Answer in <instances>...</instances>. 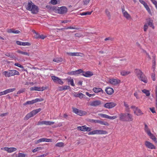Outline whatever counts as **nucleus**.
Instances as JSON below:
<instances>
[{
	"label": "nucleus",
	"mask_w": 157,
	"mask_h": 157,
	"mask_svg": "<svg viewBox=\"0 0 157 157\" xmlns=\"http://www.w3.org/2000/svg\"><path fill=\"white\" fill-rule=\"evenodd\" d=\"M150 138L153 140L156 144H157V140L155 136L151 132L148 134Z\"/></svg>",
	"instance_id": "412c9836"
},
{
	"label": "nucleus",
	"mask_w": 157,
	"mask_h": 157,
	"mask_svg": "<svg viewBox=\"0 0 157 157\" xmlns=\"http://www.w3.org/2000/svg\"><path fill=\"white\" fill-rule=\"evenodd\" d=\"M147 25H149L150 27H151L153 29L154 28V26L153 25L152 22L151 21H149L147 23Z\"/></svg>",
	"instance_id": "49530a36"
},
{
	"label": "nucleus",
	"mask_w": 157,
	"mask_h": 157,
	"mask_svg": "<svg viewBox=\"0 0 157 157\" xmlns=\"http://www.w3.org/2000/svg\"><path fill=\"white\" fill-rule=\"evenodd\" d=\"M17 52L19 53H20V54H21L27 56H29V53H28L27 52H23L22 51H20L19 50H18L17 51Z\"/></svg>",
	"instance_id": "72a5a7b5"
},
{
	"label": "nucleus",
	"mask_w": 157,
	"mask_h": 157,
	"mask_svg": "<svg viewBox=\"0 0 157 157\" xmlns=\"http://www.w3.org/2000/svg\"><path fill=\"white\" fill-rule=\"evenodd\" d=\"M105 12L106 15L108 17L109 19H110L111 18V14L108 10L107 9H106L105 10Z\"/></svg>",
	"instance_id": "a19ab883"
},
{
	"label": "nucleus",
	"mask_w": 157,
	"mask_h": 157,
	"mask_svg": "<svg viewBox=\"0 0 157 157\" xmlns=\"http://www.w3.org/2000/svg\"><path fill=\"white\" fill-rule=\"evenodd\" d=\"M120 61H123V62L121 63V64H124L126 63V59H120Z\"/></svg>",
	"instance_id": "bf43d9fd"
},
{
	"label": "nucleus",
	"mask_w": 157,
	"mask_h": 157,
	"mask_svg": "<svg viewBox=\"0 0 157 157\" xmlns=\"http://www.w3.org/2000/svg\"><path fill=\"white\" fill-rule=\"evenodd\" d=\"M64 146V143L63 142H59L56 144L55 145L56 147H63Z\"/></svg>",
	"instance_id": "2f4dec72"
},
{
	"label": "nucleus",
	"mask_w": 157,
	"mask_h": 157,
	"mask_svg": "<svg viewBox=\"0 0 157 157\" xmlns=\"http://www.w3.org/2000/svg\"><path fill=\"white\" fill-rule=\"evenodd\" d=\"M124 16L126 19H129L131 18V16L129 14H128L127 12H124V13L123 14Z\"/></svg>",
	"instance_id": "f704fd0d"
},
{
	"label": "nucleus",
	"mask_w": 157,
	"mask_h": 157,
	"mask_svg": "<svg viewBox=\"0 0 157 157\" xmlns=\"http://www.w3.org/2000/svg\"><path fill=\"white\" fill-rule=\"evenodd\" d=\"M26 8L27 10L31 11L32 13L33 14H36L38 12V7L34 4L31 1L28 2Z\"/></svg>",
	"instance_id": "f257e3e1"
},
{
	"label": "nucleus",
	"mask_w": 157,
	"mask_h": 157,
	"mask_svg": "<svg viewBox=\"0 0 157 157\" xmlns=\"http://www.w3.org/2000/svg\"><path fill=\"white\" fill-rule=\"evenodd\" d=\"M52 79V80L53 82L60 85H63V82L62 80L58 77H56L55 76H51Z\"/></svg>",
	"instance_id": "0eeeda50"
},
{
	"label": "nucleus",
	"mask_w": 157,
	"mask_h": 157,
	"mask_svg": "<svg viewBox=\"0 0 157 157\" xmlns=\"http://www.w3.org/2000/svg\"><path fill=\"white\" fill-rule=\"evenodd\" d=\"M130 73V71L126 70H122L121 72V75L122 76H125L128 75Z\"/></svg>",
	"instance_id": "393cba45"
},
{
	"label": "nucleus",
	"mask_w": 157,
	"mask_h": 157,
	"mask_svg": "<svg viewBox=\"0 0 157 157\" xmlns=\"http://www.w3.org/2000/svg\"><path fill=\"white\" fill-rule=\"evenodd\" d=\"M142 92L144 93L147 96H149L150 95V93L148 90L146 89H144L142 90Z\"/></svg>",
	"instance_id": "e433bc0d"
},
{
	"label": "nucleus",
	"mask_w": 157,
	"mask_h": 157,
	"mask_svg": "<svg viewBox=\"0 0 157 157\" xmlns=\"http://www.w3.org/2000/svg\"><path fill=\"white\" fill-rule=\"evenodd\" d=\"M57 0H51L50 3L52 5H55L57 4Z\"/></svg>",
	"instance_id": "4d7b16f0"
},
{
	"label": "nucleus",
	"mask_w": 157,
	"mask_h": 157,
	"mask_svg": "<svg viewBox=\"0 0 157 157\" xmlns=\"http://www.w3.org/2000/svg\"><path fill=\"white\" fill-rule=\"evenodd\" d=\"M98 115L102 118H108V115L106 114L103 113H99Z\"/></svg>",
	"instance_id": "37998d69"
},
{
	"label": "nucleus",
	"mask_w": 157,
	"mask_h": 157,
	"mask_svg": "<svg viewBox=\"0 0 157 157\" xmlns=\"http://www.w3.org/2000/svg\"><path fill=\"white\" fill-rule=\"evenodd\" d=\"M72 109L74 113L79 116L84 115L87 113L86 111L78 109L75 108H72Z\"/></svg>",
	"instance_id": "20e7f679"
},
{
	"label": "nucleus",
	"mask_w": 157,
	"mask_h": 157,
	"mask_svg": "<svg viewBox=\"0 0 157 157\" xmlns=\"http://www.w3.org/2000/svg\"><path fill=\"white\" fill-rule=\"evenodd\" d=\"M16 89L15 88H11V89H7L4 91V93L5 94H6L10 93V92H12L14 90H15Z\"/></svg>",
	"instance_id": "bb28decb"
},
{
	"label": "nucleus",
	"mask_w": 157,
	"mask_h": 157,
	"mask_svg": "<svg viewBox=\"0 0 157 157\" xmlns=\"http://www.w3.org/2000/svg\"><path fill=\"white\" fill-rule=\"evenodd\" d=\"M67 54L71 56H75V52H67Z\"/></svg>",
	"instance_id": "e2e57ef3"
},
{
	"label": "nucleus",
	"mask_w": 157,
	"mask_h": 157,
	"mask_svg": "<svg viewBox=\"0 0 157 157\" xmlns=\"http://www.w3.org/2000/svg\"><path fill=\"white\" fill-rule=\"evenodd\" d=\"M65 29H78L79 28H78L75 27L74 26H69Z\"/></svg>",
	"instance_id": "8fccbe9b"
},
{
	"label": "nucleus",
	"mask_w": 157,
	"mask_h": 157,
	"mask_svg": "<svg viewBox=\"0 0 157 157\" xmlns=\"http://www.w3.org/2000/svg\"><path fill=\"white\" fill-rule=\"evenodd\" d=\"M22 46H30L31 45V44L30 43L28 42H22Z\"/></svg>",
	"instance_id": "3c124183"
},
{
	"label": "nucleus",
	"mask_w": 157,
	"mask_h": 157,
	"mask_svg": "<svg viewBox=\"0 0 157 157\" xmlns=\"http://www.w3.org/2000/svg\"><path fill=\"white\" fill-rule=\"evenodd\" d=\"M119 119L121 121H126L127 113H121L119 115Z\"/></svg>",
	"instance_id": "2eb2a0df"
},
{
	"label": "nucleus",
	"mask_w": 157,
	"mask_h": 157,
	"mask_svg": "<svg viewBox=\"0 0 157 157\" xmlns=\"http://www.w3.org/2000/svg\"><path fill=\"white\" fill-rule=\"evenodd\" d=\"M47 87L43 86L42 87L34 86L30 88V90L31 91H43L45 89H47Z\"/></svg>",
	"instance_id": "1a4fd4ad"
},
{
	"label": "nucleus",
	"mask_w": 157,
	"mask_h": 157,
	"mask_svg": "<svg viewBox=\"0 0 157 157\" xmlns=\"http://www.w3.org/2000/svg\"><path fill=\"white\" fill-rule=\"evenodd\" d=\"M117 105V104L113 102L107 103L105 104L104 107L108 109L112 108Z\"/></svg>",
	"instance_id": "9b49d317"
},
{
	"label": "nucleus",
	"mask_w": 157,
	"mask_h": 157,
	"mask_svg": "<svg viewBox=\"0 0 157 157\" xmlns=\"http://www.w3.org/2000/svg\"><path fill=\"white\" fill-rule=\"evenodd\" d=\"M92 11H90V12H83L81 13L80 14L82 16L83 15H90L92 13Z\"/></svg>",
	"instance_id": "4c0bfd02"
},
{
	"label": "nucleus",
	"mask_w": 157,
	"mask_h": 157,
	"mask_svg": "<svg viewBox=\"0 0 157 157\" xmlns=\"http://www.w3.org/2000/svg\"><path fill=\"white\" fill-rule=\"evenodd\" d=\"M26 155L22 153H19L18 154V157H25Z\"/></svg>",
	"instance_id": "680f3d73"
},
{
	"label": "nucleus",
	"mask_w": 157,
	"mask_h": 157,
	"mask_svg": "<svg viewBox=\"0 0 157 157\" xmlns=\"http://www.w3.org/2000/svg\"><path fill=\"white\" fill-rule=\"evenodd\" d=\"M63 125L62 123V122H59L58 124L56 126H54L53 127V128H56L58 127H60L62 126Z\"/></svg>",
	"instance_id": "13d9d810"
},
{
	"label": "nucleus",
	"mask_w": 157,
	"mask_h": 157,
	"mask_svg": "<svg viewBox=\"0 0 157 157\" xmlns=\"http://www.w3.org/2000/svg\"><path fill=\"white\" fill-rule=\"evenodd\" d=\"M82 75L86 77H89L93 75V73L90 71H87L86 72L82 71Z\"/></svg>",
	"instance_id": "dca6fc26"
},
{
	"label": "nucleus",
	"mask_w": 157,
	"mask_h": 157,
	"mask_svg": "<svg viewBox=\"0 0 157 157\" xmlns=\"http://www.w3.org/2000/svg\"><path fill=\"white\" fill-rule=\"evenodd\" d=\"M1 149L6 151L8 153H11L16 151L17 149L16 148L14 147H4L2 148Z\"/></svg>",
	"instance_id": "423d86ee"
},
{
	"label": "nucleus",
	"mask_w": 157,
	"mask_h": 157,
	"mask_svg": "<svg viewBox=\"0 0 157 157\" xmlns=\"http://www.w3.org/2000/svg\"><path fill=\"white\" fill-rule=\"evenodd\" d=\"M68 82L72 86H74L75 85L74 83V80L73 79H70L68 80Z\"/></svg>",
	"instance_id": "a18cd8bd"
},
{
	"label": "nucleus",
	"mask_w": 157,
	"mask_h": 157,
	"mask_svg": "<svg viewBox=\"0 0 157 157\" xmlns=\"http://www.w3.org/2000/svg\"><path fill=\"white\" fill-rule=\"evenodd\" d=\"M144 130L147 135L151 132L150 130L146 124H145Z\"/></svg>",
	"instance_id": "c756f323"
},
{
	"label": "nucleus",
	"mask_w": 157,
	"mask_h": 157,
	"mask_svg": "<svg viewBox=\"0 0 157 157\" xmlns=\"http://www.w3.org/2000/svg\"><path fill=\"white\" fill-rule=\"evenodd\" d=\"M67 11V9L66 7L62 6L58 10V12L59 13L63 14L66 13Z\"/></svg>",
	"instance_id": "ddd939ff"
},
{
	"label": "nucleus",
	"mask_w": 157,
	"mask_h": 157,
	"mask_svg": "<svg viewBox=\"0 0 157 157\" xmlns=\"http://www.w3.org/2000/svg\"><path fill=\"white\" fill-rule=\"evenodd\" d=\"M144 144L147 148L148 149H156L155 146L152 143H151L148 141H145L144 142Z\"/></svg>",
	"instance_id": "6e6552de"
},
{
	"label": "nucleus",
	"mask_w": 157,
	"mask_h": 157,
	"mask_svg": "<svg viewBox=\"0 0 157 157\" xmlns=\"http://www.w3.org/2000/svg\"><path fill=\"white\" fill-rule=\"evenodd\" d=\"M145 8L149 13H151V10L148 5L145 6Z\"/></svg>",
	"instance_id": "0e129e2a"
},
{
	"label": "nucleus",
	"mask_w": 157,
	"mask_h": 157,
	"mask_svg": "<svg viewBox=\"0 0 157 157\" xmlns=\"http://www.w3.org/2000/svg\"><path fill=\"white\" fill-rule=\"evenodd\" d=\"M96 134H106L108 133L105 130H96Z\"/></svg>",
	"instance_id": "aec40b11"
},
{
	"label": "nucleus",
	"mask_w": 157,
	"mask_h": 157,
	"mask_svg": "<svg viewBox=\"0 0 157 157\" xmlns=\"http://www.w3.org/2000/svg\"><path fill=\"white\" fill-rule=\"evenodd\" d=\"M34 115L33 113H32V112H31L27 114L26 116L24 118V120H27L29 118L33 117Z\"/></svg>",
	"instance_id": "4be33fe9"
},
{
	"label": "nucleus",
	"mask_w": 157,
	"mask_h": 157,
	"mask_svg": "<svg viewBox=\"0 0 157 157\" xmlns=\"http://www.w3.org/2000/svg\"><path fill=\"white\" fill-rule=\"evenodd\" d=\"M34 101L35 103H36L37 102L41 101H44V99L43 98H36L35 99H34Z\"/></svg>",
	"instance_id": "de8ad7c7"
},
{
	"label": "nucleus",
	"mask_w": 157,
	"mask_h": 157,
	"mask_svg": "<svg viewBox=\"0 0 157 157\" xmlns=\"http://www.w3.org/2000/svg\"><path fill=\"white\" fill-rule=\"evenodd\" d=\"M134 113L137 116H140L143 114L141 111L138 108L134 110Z\"/></svg>",
	"instance_id": "b1692460"
},
{
	"label": "nucleus",
	"mask_w": 157,
	"mask_h": 157,
	"mask_svg": "<svg viewBox=\"0 0 157 157\" xmlns=\"http://www.w3.org/2000/svg\"><path fill=\"white\" fill-rule=\"evenodd\" d=\"M117 116H110L108 115V118L111 120H113L117 118Z\"/></svg>",
	"instance_id": "603ef678"
},
{
	"label": "nucleus",
	"mask_w": 157,
	"mask_h": 157,
	"mask_svg": "<svg viewBox=\"0 0 157 157\" xmlns=\"http://www.w3.org/2000/svg\"><path fill=\"white\" fill-rule=\"evenodd\" d=\"M11 71L12 72V74H13V75H19V72L16 70L13 69L11 70Z\"/></svg>",
	"instance_id": "c03bdc74"
},
{
	"label": "nucleus",
	"mask_w": 157,
	"mask_h": 157,
	"mask_svg": "<svg viewBox=\"0 0 157 157\" xmlns=\"http://www.w3.org/2000/svg\"><path fill=\"white\" fill-rule=\"evenodd\" d=\"M90 0H83V2L84 5H87L90 2Z\"/></svg>",
	"instance_id": "6e6d98bb"
},
{
	"label": "nucleus",
	"mask_w": 157,
	"mask_h": 157,
	"mask_svg": "<svg viewBox=\"0 0 157 157\" xmlns=\"http://www.w3.org/2000/svg\"><path fill=\"white\" fill-rule=\"evenodd\" d=\"M5 55L13 59L15 58V56L13 53L7 52L5 54Z\"/></svg>",
	"instance_id": "cd10ccee"
},
{
	"label": "nucleus",
	"mask_w": 157,
	"mask_h": 157,
	"mask_svg": "<svg viewBox=\"0 0 157 157\" xmlns=\"http://www.w3.org/2000/svg\"><path fill=\"white\" fill-rule=\"evenodd\" d=\"M62 59L61 57H57L53 59V61L57 63H60L62 61Z\"/></svg>",
	"instance_id": "7c9ffc66"
},
{
	"label": "nucleus",
	"mask_w": 157,
	"mask_h": 157,
	"mask_svg": "<svg viewBox=\"0 0 157 157\" xmlns=\"http://www.w3.org/2000/svg\"><path fill=\"white\" fill-rule=\"evenodd\" d=\"M105 91L107 94L109 95H111L114 92L113 89L109 87H107L105 90Z\"/></svg>",
	"instance_id": "f3484780"
},
{
	"label": "nucleus",
	"mask_w": 157,
	"mask_h": 157,
	"mask_svg": "<svg viewBox=\"0 0 157 157\" xmlns=\"http://www.w3.org/2000/svg\"><path fill=\"white\" fill-rule=\"evenodd\" d=\"M102 104L101 101L99 100H96L90 102V105L91 106L97 107L101 105Z\"/></svg>",
	"instance_id": "39448f33"
},
{
	"label": "nucleus",
	"mask_w": 157,
	"mask_h": 157,
	"mask_svg": "<svg viewBox=\"0 0 157 157\" xmlns=\"http://www.w3.org/2000/svg\"><path fill=\"white\" fill-rule=\"evenodd\" d=\"M25 91V90L24 89H22L21 90H19L18 92H17V94H20L21 93H22L23 92H24Z\"/></svg>",
	"instance_id": "774afa93"
},
{
	"label": "nucleus",
	"mask_w": 157,
	"mask_h": 157,
	"mask_svg": "<svg viewBox=\"0 0 157 157\" xmlns=\"http://www.w3.org/2000/svg\"><path fill=\"white\" fill-rule=\"evenodd\" d=\"M136 70V73L139 79L144 83H147L148 80L146 76L140 69Z\"/></svg>",
	"instance_id": "7ed1b4c3"
},
{
	"label": "nucleus",
	"mask_w": 157,
	"mask_h": 157,
	"mask_svg": "<svg viewBox=\"0 0 157 157\" xmlns=\"http://www.w3.org/2000/svg\"><path fill=\"white\" fill-rule=\"evenodd\" d=\"M133 116L132 114L129 113H127L126 121H131L133 120Z\"/></svg>",
	"instance_id": "a211bd4d"
},
{
	"label": "nucleus",
	"mask_w": 157,
	"mask_h": 157,
	"mask_svg": "<svg viewBox=\"0 0 157 157\" xmlns=\"http://www.w3.org/2000/svg\"><path fill=\"white\" fill-rule=\"evenodd\" d=\"M41 110V108H39L38 109H36L32 111V113H33L34 115H35L37 113H39V112H40Z\"/></svg>",
	"instance_id": "473e14b6"
},
{
	"label": "nucleus",
	"mask_w": 157,
	"mask_h": 157,
	"mask_svg": "<svg viewBox=\"0 0 157 157\" xmlns=\"http://www.w3.org/2000/svg\"><path fill=\"white\" fill-rule=\"evenodd\" d=\"M2 74L6 77H10L13 76V75L12 74V72L11 70L9 71L8 72L5 71L3 72Z\"/></svg>",
	"instance_id": "6ab92c4d"
},
{
	"label": "nucleus",
	"mask_w": 157,
	"mask_h": 157,
	"mask_svg": "<svg viewBox=\"0 0 157 157\" xmlns=\"http://www.w3.org/2000/svg\"><path fill=\"white\" fill-rule=\"evenodd\" d=\"M42 149V147H37L32 150V152L33 153H35L39 150H41Z\"/></svg>",
	"instance_id": "ea45409f"
},
{
	"label": "nucleus",
	"mask_w": 157,
	"mask_h": 157,
	"mask_svg": "<svg viewBox=\"0 0 157 157\" xmlns=\"http://www.w3.org/2000/svg\"><path fill=\"white\" fill-rule=\"evenodd\" d=\"M55 122L53 121H42L40 122H39L38 125H51L54 124Z\"/></svg>",
	"instance_id": "4468645a"
},
{
	"label": "nucleus",
	"mask_w": 157,
	"mask_h": 157,
	"mask_svg": "<svg viewBox=\"0 0 157 157\" xmlns=\"http://www.w3.org/2000/svg\"><path fill=\"white\" fill-rule=\"evenodd\" d=\"M155 72H154L153 73H152L151 74V78L152 80L153 81H155Z\"/></svg>",
	"instance_id": "5fc2aeb1"
},
{
	"label": "nucleus",
	"mask_w": 157,
	"mask_h": 157,
	"mask_svg": "<svg viewBox=\"0 0 157 157\" xmlns=\"http://www.w3.org/2000/svg\"><path fill=\"white\" fill-rule=\"evenodd\" d=\"M152 67L153 69H155V55H153L152 56Z\"/></svg>",
	"instance_id": "c85d7f7f"
},
{
	"label": "nucleus",
	"mask_w": 157,
	"mask_h": 157,
	"mask_svg": "<svg viewBox=\"0 0 157 157\" xmlns=\"http://www.w3.org/2000/svg\"><path fill=\"white\" fill-rule=\"evenodd\" d=\"M14 65L21 68H23V66L19 63H15Z\"/></svg>",
	"instance_id": "338daca9"
},
{
	"label": "nucleus",
	"mask_w": 157,
	"mask_h": 157,
	"mask_svg": "<svg viewBox=\"0 0 157 157\" xmlns=\"http://www.w3.org/2000/svg\"><path fill=\"white\" fill-rule=\"evenodd\" d=\"M35 103L34 100H33L30 101H28L23 104L24 105H31Z\"/></svg>",
	"instance_id": "c9c22d12"
},
{
	"label": "nucleus",
	"mask_w": 157,
	"mask_h": 157,
	"mask_svg": "<svg viewBox=\"0 0 157 157\" xmlns=\"http://www.w3.org/2000/svg\"><path fill=\"white\" fill-rule=\"evenodd\" d=\"M34 115L33 113H32V112H31L27 114L26 116L24 118V120H27L29 118L33 117Z\"/></svg>",
	"instance_id": "5701e85b"
},
{
	"label": "nucleus",
	"mask_w": 157,
	"mask_h": 157,
	"mask_svg": "<svg viewBox=\"0 0 157 157\" xmlns=\"http://www.w3.org/2000/svg\"><path fill=\"white\" fill-rule=\"evenodd\" d=\"M77 128L78 130L80 131L89 132L88 134L89 135L96 134V130L90 131L91 130V127H87L86 125L82 126H78Z\"/></svg>",
	"instance_id": "f03ea898"
},
{
	"label": "nucleus",
	"mask_w": 157,
	"mask_h": 157,
	"mask_svg": "<svg viewBox=\"0 0 157 157\" xmlns=\"http://www.w3.org/2000/svg\"><path fill=\"white\" fill-rule=\"evenodd\" d=\"M99 123L103 125L109 126V124L107 122L102 121L99 120Z\"/></svg>",
	"instance_id": "58836bf2"
},
{
	"label": "nucleus",
	"mask_w": 157,
	"mask_h": 157,
	"mask_svg": "<svg viewBox=\"0 0 157 157\" xmlns=\"http://www.w3.org/2000/svg\"><path fill=\"white\" fill-rule=\"evenodd\" d=\"M45 138H41L38 140L37 141V142L36 143H41L42 142H45Z\"/></svg>",
	"instance_id": "864d4df0"
},
{
	"label": "nucleus",
	"mask_w": 157,
	"mask_h": 157,
	"mask_svg": "<svg viewBox=\"0 0 157 157\" xmlns=\"http://www.w3.org/2000/svg\"><path fill=\"white\" fill-rule=\"evenodd\" d=\"M83 54L82 53L78 52H75V56H83Z\"/></svg>",
	"instance_id": "052dcab7"
},
{
	"label": "nucleus",
	"mask_w": 157,
	"mask_h": 157,
	"mask_svg": "<svg viewBox=\"0 0 157 157\" xmlns=\"http://www.w3.org/2000/svg\"><path fill=\"white\" fill-rule=\"evenodd\" d=\"M84 95L82 93H80L78 94L76 96V97H78L80 98H83Z\"/></svg>",
	"instance_id": "09e8293b"
},
{
	"label": "nucleus",
	"mask_w": 157,
	"mask_h": 157,
	"mask_svg": "<svg viewBox=\"0 0 157 157\" xmlns=\"http://www.w3.org/2000/svg\"><path fill=\"white\" fill-rule=\"evenodd\" d=\"M109 82L112 85H116L121 82V80L118 79H110Z\"/></svg>",
	"instance_id": "9d476101"
},
{
	"label": "nucleus",
	"mask_w": 157,
	"mask_h": 157,
	"mask_svg": "<svg viewBox=\"0 0 157 157\" xmlns=\"http://www.w3.org/2000/svg\"><path fill=\"white\" fill-rule=\"evenodd\" d=\"M148 26H147V24H145V25H144V31H145V32L147 30V29H148Z\"/></svg>",
	"instance_id": "69168bd1"
},
{
	"label": "nucleus",
	"mask_w": 157,
	"mask_h": 157,
	"mask_svg": "<svg viewBox=\"0 0 157 157\" xmlns=\"http://www.w3.org/2000/svg\"><path fill=\"white\" fill-rule=\"evenodd\" d=\"M82 69H78L75 71H72L67 73V74L70 75H78V74L82 73Z\"/></svg>",
	"instance_id": "f8f14e48"
},
{
	"label": "nucleus",
	"mask_w": 157,
	"mask_h": 157,
	"mask_svg": "<svg viewBox=\"0 0 157 157\" xmlns=\"http://www.w3.org/2000/svg\"><path fill=\"white\" fill-rule=\"evenodd\" d=\"M124 105L125 107V110L127 112H129V106L127 103H126L125 102H124Z\"/></svg>",
	"instance_id": "79ce46f5"
},
{
	"label": "nucleus",
	"mask_w": 157,
	"mask_h": 157,
	"mask_svg": "<svg viewBox=\"0 0 157 157\" xmlns=\"http://www.w3.org/2000/svg\"><path fill=\"white\" fill-rule=\"evenodd\" d=\"M93 90L95 93H98L101 92H103V90L101 88H100L94 87Z\"/></svg>",
	"instance_id": "a878e982"
}]
</instances>
